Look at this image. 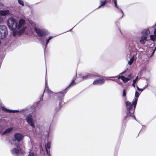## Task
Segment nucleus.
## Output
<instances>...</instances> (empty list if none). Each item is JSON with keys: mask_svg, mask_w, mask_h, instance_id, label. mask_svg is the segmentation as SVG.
Returning a JSON list of instances; mask_svg holds the SVG:
<instances>
[{"mask_svg": "<svg viewBox=\"0 0 156 156\" xmlns=\"http://www.w3.org/2000/svg\"><path fill=\"white\" fill-rule=\"evenodd\" d=\"M139 96V94L138 92L136 91L135 93V98L133 99L132 102V104H131V103L128 101H126V105L127 106H129V107H127L126 108L127 110L126 115L123 121L124 123H126V122L127 120L128 119V118L129 117H133L135 119H136V117L134 115V113L136 106L138 98Z\"/></svg>", "mask_w": 156, "mask_h": 156, "instance_id": "1", "label": "nucleus"}, {"mask_svg": "<svg viewBox=\"0 0 156 156\" xmlns=\"http://www.w3.org/2000/svg\"><path fill=\"white\" fill-rule=\"evenodd\" d=\"M75 80V79L73 80L72 81L70 84V85L68 87L65 89L63 90L57 94L56 96L57 97V99L56 100V102H58L59 103L58 107L56 108L57 111L64 104V102H63V100L64 99V96H65L67 92L68 88L70 86H72L76 83H75L74 82Z\"/></svg>", "mask_w": 156, "mask_h": 156, "instance_id": "2", "label": "nucleus"}, {"mask_svg": "<svg viewBox=\"0 0 156 156\" xmlns=\"http://www.w3.org/2000/svg\"><path fill=\"white\" fill-rule=\"evenodd\" d=\"M7 25L9 29L14 31L17 27L18 24L15 19L13 18H9L7 21Z\"/></svg>", "mask_w": 156, "mask_h": 156, "instance_id": "3", "label": "nucleus"}, {"mask_svg": "<svg viewBox=\"0 0 156 156\" xmlns=\"http://www.w3.org/2000/svg\"><path fill=\"white\" fill-rule=\"evenodd\" d=\"M8 34V29L7 27L4 25H0V39L5 38Z\"/></svg>", "mask_w": 156, "mask_h": 156, "instance_id": "4", "label": "nucleus"}, {"mask_svg": "<svg viewBox=\"0 0 156 156\" xmlns=\"http://www.w3.org/2000/svg\"><path fill=\"white\" fill-rule=\"evenodd\" d=\"M34 30L39 37L45 36L47 35L46 31L44 30L37 29L35 27L34 28Z\"/></svg>", "mask_w": 156, "mask_h": 156, "instance_id": "5", "label": "nucleus"}, {"mask_svg": "<svg viewBox=\"0 0 156 156\" xmlns=\"http://www.w3.org/2000/svg\"><path fill=\"white\" fill-rule=\"evenodd\" d=\"M26 120L28 124L33 128L35 127L33 119L31 115H29L27 116Z\"/></svg>", "mask_w": 156, "mask_h": 156, "instance_id": "6", "label": "nucleus"}, {"mask_svg": "<svg viewBox=\"0 0 156 156\" xmlns=\"http://www.w3.org/2000/svg\"><path fill=\"white\" fill-rule=\"evenodd\" d=\"M14 137L15 140H17L18 142H20L23 138V135L20 133H16L14 135ZM15 141V140H13Z\"/></svg>", "mask_w": 156, "mask_h": 156, "instance_id": "7", "label": "nucleus"}, {"mask_svg": "<svg viewBox=\"0 0 156 156\" xmlns=\"http://www.w3.org/2000/svg\"><path fill=\"white\" fill-rule=\"evenodd\" d=\"M105 83V80L103 79L98 78L94 80L93 84L95 85H102Z\"/></svg>", "mask_w": 156, "mask_h": 156, "instance_id": "8", "label": "nucleus"}, {"mask_svg": "<svg viewBox=\"0 0 156 156\" xmlns=\"http://www.w3.org/2000/svg\"><path fill=\"white\" fill-rule=\"evenodd\" d=\"M19 145H17L16 147L17 148H14L11 150V152L12 154L16 155L17 156L18 155L20 151H21V148L19 147Z\"/></svg>", "mask_w": 156, "mask_h": 156, "instance_id": "9", "label": "nucleus"}, {"mask_svg": "<svg viewBox=\"0 0 156 156\" xmlns=\"http://www.w3.org/2000/svg\"><path fill=\"white\" fill-rule=\"evenodd\" d=\"M96 76V75L94 74L88 73L85 76H83V80H86L92 78Z\"/></svg>", "mask_w": 156, "mask_h": 156, "instance_id": "10", "label": "nucleus"}, {"mask_svg": "<svg viewBox=\"0 0 156 156\" xmlns=\"http://www.w3.org/2000/svg\"><path fill=\"white\" fill-rule=\"evenodd\" d=\"M25 20L23 19L20 20L17 27L18 29L19 30L25 24Z\"/></svg>", "mask_w": 156, "mask_h": 156, "instance_id": "11", "label": "nucleus"}, {"mask_svg": "<svg viewBox=\"0 0 156 156\" xmlns=\"http://www.w3.org/2000/svg\"><path fill=\"white\" fill-rule=\"evenodd\" d=\"M117 79L118 80L119 79H121L124 83H126L128 81V79L122 75H119L118 76H117ZM115 77H116V76H115Z\"/></svg>", "mask_w": 156, "mask_h": 156, "instance_id": "12", "label": "nucleus"}, {"mask_svg": "<svg viewBox=\"0 0 156 156\" xmlns=\"http://www.w3.org/2000/svg\"><path fill=\"white\" fill-rule=\"evenodd\" d=\"M2 109L3 111L7 113H15L19 112L17 110H12L8 109L4 107H2Z\"/></svg>", "mask_w": 156, "mask_h": 156, "instance_id": "13", "label": "nucleus"}, {"mask_svg": "<svg viewBox=\"0 0 156 156\" xmlns=\"http://www.w3.org/2000/svg\"><path fill=\"white\" fill-rule=\"evenodd\" d=\"M9 12V10H1L0 11V15L1 16H5L8 14Z\"/></svg>", "mask_w": 156, "mask_h": 156, "instance_id": "14", "label": "nucleus"}, {"mask_svg": "<svg viewBox=\"0 0 156 156\" xmlns=\"http://www.w3.org/2000/svg\"><path fill=\"white\" fill-rule=\"evenodd\" d=\"M147 41V37L145 35L141 37L140 42L141 43L144 44Z\"/></svg>", "mask_w": 156, "mask_h": 156, "instance_id": "15", "label": "nucleus"}, {"mask_svg": "<svg viewBox=\"0 0 156 156\" xmlns=\"http://www.w3.org/2000/svg\"><path fill=\"white\" fill-rule=\"evenodd\" d=\"M108 2L107 0H101L100 1L101 5L99 6V7H100L102 6H104L106 3H107Z\"/></svg>", "mask_w": 156, "mask_h": 156, "instance_id": "16", "label": "nucleus"}, {"mask_svg": "<svg viewBox=\"0 0 156 156\" xmlns=\"http://www.w3.org/2000/svg\"><path fill=\"white\" fill-rule=\"evenodd\" d=\"M13 129V128L12 127H10L7 129L3 132V134H4L10 132Z\"/></svg>", "mask_w": 156, "mask_h": 156, "instance_id": "17", "label": "nucleus"}, {"mask_svg": "<svg viewBox=\"0 0 156 156\" xmlns=\"http://www.w3.org/2000/svg\"><path fill=\"white\" fill-rule=\"evenodd\" d=\"M50 146V143H48L46 145H45L46 150V151L48 152V150H49Z\"/></svg>", "mask_w": 156, "mask_h": 156, "instance_id": "18", "label": "nucleus"}, {"mask_svg": "<svg viewBox=\"0 0 156 156\" xmlns=\"http://www.w3.org/2000/svg\"><path fill=\"white\" fill-rule=\"evenodd\" d=\"M150 39L153 41H154L156 39V36L153 35H150Z\"/></svg>", "mask_w": 156, "mask_h": 156, "instance_id": "19", "label": "nucleus"}, {"mask_svg": "<svg viewBox=\"0 0 156 156\" xmlns=\"http://www.w3.org/2000/svg\"><path fill=\"white\" fill-rule=\"evenodd\" d=\"M138 76H137L136 77V78L133 80V83H132V86L133 87H135V84L136 83V82L138 79Z\"/></svg>", "mask_w": 156, "mask_h": 156, "instance_id": "20", "label": "nucleus"}, {"mask_svg": "<svg viewBox=\"0 0 156 156\" xmlns=\"http://www.w3.org/2000/svg\"><path fill=\"white\" fill-rule=\"evenodd\" d=\"M134 61V56H133V57H132L130 59V60L129 61L128 64L129 65H131L132 64L133 62Z\"/></svg>", "mask_w": 156, "mask_h": 156, "instance_id": "21", "label": "nucleus"}, {"mask_svg": "<svg viewBox=\"0 0 156 156\" xmlns=\"http://www.w3.org/2000/svg\"><path fill=\"white\" fill-rule=\"evenodd\" d=\"M150 31L149 29H146L144 31V33L146 34V36L149 35L150 34Z\"/></svg>", "mask_w": 156, "mask_h": 156, "instance_id": "22", "label": "nucleus"}, {"mask_svg": "<svg viewBox=\"0 0 156 156\" xmlns=\"http://www.w3.org/2000/svg\"><path fill=\"white\" fill-rule=\"evenodd\" d=\"M27 27H23L22 28L20 31L19 32L20 33H24Z\"/></svg>", "mask_w": 156, "mask_h": 156, "instance_id": "23", "label": "nucleus"}, {"mask_svg": "<svg viewBox=\"0 0 156 156\" xmlns=\"http://www.w3.org/2000/svg\"><path fill=\"white\" fill-rule=\"evenodd\" d=\"M133 78V76H132V74H129L127 76V78L128 79V81L130 80V79H132Z\"/></svg>", "mask_w": 156, "mask_h": 156, "instance_id": "24", "label": "nucleus"}, {"mask_svg": "<svg viewBox=\"0 0 156 156\" xmlns=\"http://www.w3.org/2000/svg\"><path fill=\"white\" fill-rule=\"evenodd\" d=\"M53 38V37H52V36H50L48 38L46 39V46L47 45V44H48V43H49V41L51 39H52V38Z\"/></svg>", "mask_w": 156, "mask_h": 156, "instance_id": "25", "label": "nucleus"}, {"mask_svg": "<svg viewBox=\"0 0 156 156\" xmlns=\"http://www.w3.org/2000/svg\"><path fill=\"white\" fill-rule=\"evenodd\" d=\"M18 2L21 5L23 6H24V3L22 0H18Z\"/></svg>", "mask_w": 156, "mask_h": 156, "instance_id": "26", "label": "nucleus"}, {"mask_svg": "<svg viewBox=\"0 0 156 156\" xmlns=\"http://www.w3.org/2000/svg\"><path fill=\"white\" fill-rule=\"evenodd\" d=\"M126 95V90L124 89L122 92V96L123 97H125Z\"/></svg>", "mask_w": 156, "mask_h": 156, "instance_id": "27", "label": "nucleus"}, {"mask_svg": "<svg viewBox=\"0 0 156 156\" xmlns=\"http://www.w3.org/2000/svg\"><path fill=\"white\" fill-rule=\"evenodd\" d=\"M29 156H35L34 154L31 152H30L29 154Z\"/></svg>", "mask_w": 156, "mask_h": 156, "instance_id": "28", "label": "nucleus"}, {"mask_svg": "<svg viewBox=\"0 0 156 156\" xmlns=\"http://www.w3.org/2000/svg\"><path fill=\"white\" fill-rule=\"evenodd\" d=\"M137 88L138 90L142 91L144 89L139 88L138 87H137Z\"/></svg>", "mask_w": 156, "mask_h": 156, "instance_id": "29", "label": "nucleus"}, {"mask_svg": "<svg viewBox=\"0 0 156 156\" xmlns=\"http://www.w3.org/2000/svg\"><path fill=\"white\" fill-rule=\"evenodd\" d=\"M155 51V50H154H154L153 51V52H152V54H151V56H150V57L152 56V55H153Z\"/></svg>", "mask_w": 156, "mask_h": 156, "instance_id": "30", "label": "nucleus"}, {"mask_svg": "<svg viewBox=\"0 0 156 156\" xmlns=\"http://www.w3.org/2000/svg\"><path fill=\"white\" fill-rule=\"evenodd\" d=\"M154 35H155L156 36V28L154 31Z\"/></svg>", "mask_w": 156, "mask_h": 156, "instance_id": "31", "label": "nucleus"}, {"mask_svg": "<svg viewBox=\"0 0 156 156\" xmlns=\"http://www.w3.org/2000/svg\"><path fill=\"white\" fill-rule=\"evenodd\" d=\"M115 7L117 8L118 9L119 8L118 6L117 5V3L115 4Z\"/></svg>", "mask_w": 156, "mask_h": 156, "instance_id": "32", "label": "nucleus"}, {"mask_svg": "<svg viewBox=\"0 0 156 156\" xmlns=\"http://www.w3.org/2000/svg\"><path fill=\"white\" fill-rule=\"evenodd\" d=\"M113 1L114 2V4L117 3V0H113Z\"/></svg>", "mask_w": 156, "mask_h": 156, "instance_id": "33", "label": "nucleus"}, {"mask_svg": "<svg viewBox=\"0 0 156 156\" xmlns=\"http://www.w3.org/2000/svg\"><path fill=\"white\" fill-rule=\"evenodd\" d=\"M13 36H16V34H15V33H14V32H13Z\"/></svg>", "mask_w": 156, "mask_h": 156, "instance_id": "34", "label": "nucleus"}, {"mask_svg": "<svg viewBox=\"0 0 156 156\" xmlns=\"http://www.w3.org/2000/svg\"><path fill=\"white\" fill-rule=\"evenodd\" d=\"M121 11L122 12V13H123V11H122V10L121 9Z\"/></svg>", "mask_w": 156, "mask_h": 156, "instance_id": "35", "label": "nucleus"}, {"mask_svg": "<svg viewBox=\"0 0 156 156\" xmlns=\"http://www.w3.org/2000/svg\"><path fill=\"white\" fill-rule=\"evenodd\" d=\"M123 73H124L123 72H122L121 73H120V74H123Z\"/></svg>", "mask_w": 156, "mask_h": 156, "instance_id": "36", "label": "nucleus"}]
</instances>
